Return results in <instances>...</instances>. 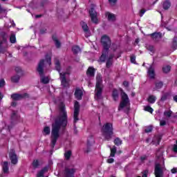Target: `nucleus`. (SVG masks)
Masks as SVG:
<instances>
[{
	"label": "nucleus",
	"mask_w": 177,
	"mask_h": 177,
	"mask_svg": "<svg viewBox=\"0 0 177 177\" xmlns=\"http://www.w3.org/2000/svg\"><path fill=\"white\" fill-rule=\"evenodd\" d=\"M68 123V117L67 116V111H66V106L61 104L59 106V115L55 118L54 122L52 124L51 129V146L55 147L57 139L60 138V135H63L66 132V127Z\"/></svg>",
	"instance_id": "f257e3e1"
},
{
	"label": "nucleus",
	"mask_w": 177,
	"mask_h": 177,
	"mask_svg": "<svg viewBox=\"0 0 177 177\" xmlns=\"http://www.w3.org/2000/svg\"><path fill=\"white\" fill-rule=\"evenodd\" d=\"M45 62H46L49 66L52 64V58L49 55H46L45 59H40L37 65V71L41 77V82L46 85V84H49V77L44 76L45 75L44 71V68H45Z\"/></svg>",
	"instance_id": "f03ea898"
},
{
	"label": "nucleus",
	"mask_w": 177,
	"mask_h": 177,
	"mask_svg": "<svg viewBox=\"0 0 177 177\" xmlns=\"http://www.w3.org/2000/svg\"><path fill=\"white\" fill-rule=\"evenodd\" d=\"M55 69L59 74V80L61 81V85L63 88H68L70 86V71L66 72H60L62 66L60 65V61L57 58H55Z\"/></svg>",
	"instance_id": "7ed1b4c3"
},
{
	"label": "nucleus",
	"mask_w": 177,
	"mask_h": 177,
	"mask_svg": "<svg viewBox=\"0 0 177 177\" xmlns=\"http://www.w3.org/2000/svg\"><path fill=\"white\" fill-rule=\"evenodd\" d=\"M101 44L104 49L102 50V55L100 57V62L101 63H104V62H106V59L109 57V52L111 46V39L109 36L104 35L101 37Z\"/></svg>",
	"instance_id": "20e7f679"
},
{
	"label": "nucleus",
	"mask_w": 177,
	"mask_h": 177,
	"mask_svg": "<svg viewBox=\"0 0 177 177\" xmlns=\"http://www.w3.org/2000/svg\"><path fill=\"white\" fill-rule=\"evenodd\" d=\"M113 128V123H106L104 124L101 129L102 136L104 137L106 140H111L114 133Z\"/></svg>",
	"instance_id": "39448f33"
},
{
	"label": "nucleus",
	"mask_w": 177,
	"mask_h": 177,
	"mask_svg": "<svg viewBox=\"0 0 177 177\" xmlns=\"http://www.w3.org/2000/svg\"><path fill=\"white\" fill-rule=\"evenodd\" d=\"M103 84V79L102 75L97 74L96 76V84H95V97L96 100H100L102 99V93L103 92V88L102 87Z\"/></svg>",
	"instance_id": "423d86ee"
},
{
	"label": "nucleus",
	"mask_w": 177,
	"mask_h": 177,
	"mask_svg": "<svg viewBox=\"0 0 177 177\" xmlns=\"http://www.w3.org/2000/svg\"><path fill=\"white\" fill-rule=\"evenodd\" d=\"M131 102L129 101V97L128 95L124 91L121 93V102L118 106L119 111H121L123 109H126L127 111H129V105Z\"/></svg>",
	"instance_id": "0eeeda50"
},
{
	"label": "nucleus",
	"mask_w": 177,
	"mask_h": 177,
	"mask_svg": "<svg viewBox=\"0 0 177 177\" xmlns=\"http://www.w3.org/2000/svg\"><path fill=\"white\" fill-rule=\"evenodd\" d=\"M89 15L91 21L94 23V24H97V23H99V20L97 19V12L95 10V4H91L89 10Z\"/></svg>",
	"instance_id": "6e6552de"
},
{
	"label": "nucleus",
	"mask_w": 177,
	"mask_h": 177,
	"mask_svg": "<svg viewBox=\"0 0 177 177\" xmlns=\"http://www.w3.org/2000/svg\"><path fill=\"white\" fill-rule=\"evenodd\" d=\"M154 175L155 177H164V167H161V165L159 163H156Z\"/></svg>",
	"instance_id": "1a4fd4ad"
},
{
	"label": "nucleus",
	"mask_w": 177,
	"mask_h": 177,
	"mask_svg": "<svg viewBox=\"0 0 177 177\" xmlns=\"http://www.w3.org/2000/svg\"><path fill=\"white\" fill-rule=\"evenodd\" d=\"M80 115V103L76 101L74 104V113H73V122L75 124L76 122H78L80 120V118H78V116Z\"/></svg>",
	"instance_id": "9d476101"
},
{
	"label": "nucleus",
	"mask_w": 177,
	"mask_h": 177,
	"mask_svg": "<svg viewBox=\"0 0 177 177\" xmlns=\"http://www.w3.org/2000/svg\"><path fill=\"white\" fill-rule=\"evenodd\" d=\"M9 157L11 161V164L16 165V164H17L18 162V158H17V155L16 154V151H15V149L10 150Z\"/></svg>",
	"instance_id": "9b49d317"
},
{
	"label": "nucleus",
	"mask_w": 177,
	"mask_h": 177,
	"mask_svg": "<svg viewBox=\"0 0 177 177\" xmlns=\"http://www.w3.org/2000/svg\"><path fill=\"white\" fill-rule=\"evenodd\" d=\"M75 169L72 167H65L64 171V177H74Z\"/></svg>",
	"instance_id": "f8f14e48"
},
{
	"label": "nucleus",
	"mask_w": 177,
	"mask_h": 177,
	"mask_svg": "<svg viewBox=\"0 0 177 177\" xmlns=\"http://www.w3.org/2000/svg\"><path fill=\"white\" fill-rule=\"evenodd\" d=\"M27 97H28V93H24V94L14 93L11 95V98L13 99V100H21V99H26Z\"/></svg>",
	"instance_id": "ddd939ff"
},
{
	"label": "nucleus",
	"mask_w": 177,
	"mask_h": 177,
	"mask_svg": "<svg viewBox=\"0 0 177 177\" xmlns=\"http://www.w3.org/2000/svg\"><path fill=\"white\" fill-rule=\"evenodd\" d=\"M105 17L107 18L108 21H115L117 16L110 12H105Z\"/></svg>",
	"instance_id": "4468645a"
},
{
	"label": "nucleus",
	"mask_w": 177,
	"mask_h": 177,
	"mask_svg": "<svg viewBox=\"0 0 177 177\" xmlns=\"http://www.w3.org/2000/svg\"><path fill=\"white\" fill-rule=\"evenodd\" d=\"M84 95V92L82 91V90H81V88H77L75 91V97H76V99L77 100H81L82 99V95Z\"/></svg>",
	"instance_id": "2eb2a0df"
},
{
	"label": "nucleus",
	"mask_w": 177,
	"mask_h": 177,
	"mask_svg": "<svg viewBox=\"0 0 177 177\" xmlns=\"http://www.w3.org/2000/svg\"><path fill=\"white\" fill-rule=\"evenodd\" d=\"M113 59H114V54H110L106 59V67L107 68H110L111 66H113Z\"/></svg>",
	"instance_id": "dca6fc26"
},
{
	"label": "nucleus",
	"mask_w": 177,
	"mask_h": 177,
	"mask_svg": "<svg viewBox=\"0 0 177 177\" xmlns=\"http://www.w3.org/2000/svg\"><path fill=\"white\" fill-rule=\"evenodd\" d=\"M95 71H96V69H95V68H93V66H89L86 71L87 77H95Z\"/></svg>",
	"instance_id": "f3484780"
},
{
	"label": "nucleus",
	"mask_w": 177,
	"mask_h": 177,
	"mask_svg": "<svg viewBox=\"0 0 177 177\" xmlns=\"http://www.w3.org/2000/svg\"><path fill=\"white\" fill-rule=\"evenodd\" d=\"M153 41H158L162 37L161 32H153L149 35Z\"/></svg>",
	"instance_id": "a211bd4d"
},
{
	"label": "nucleus",
	"mask_w": 177,
	"mask_h": 177,
	"mask_svg": "<svg viewBox=\"0 0 177 177\" xmlns=\"http://www.w3.org/2000/svg\"><path fill=\"white\" fill-rule=\"evenodd\" d=\"M148 75L151 80H154L156 77V73H154V68L153 66H151L148 69Z\"/></svg>",
	"instance_id": "6ab92c4d"
},
{
	"label": "nucleus",
	"mask_w": 177,
	"mask_h": 177,
	"mask_svg": "<svg viewBox=\"0 0 177 177\" xmlns=\"http://www.w3.org/2000/svg\"><path fill=\"white\" fill-rule=\"evenodd\" d=\"M18 120H19V115H17V111H13L11 115L12 122H15V121H17Z\"/></svg>",
	"instance_id": "aec40b11"
},
{
	"label": "nucleus",
	"mask_w": 177,
	"mask_h": 177,
	"mask_svg": "<svg viewBox=\"0 0 177 177\" xmlns=\"http://www.w3.org/2000/svg\"><path fill=\"white\" fill-rule=\"evenodd\" d=\"M2 168H3V171L4 172V174H8V172H9V162H3Z\"/></svg>",
	"instance_id": "412c9836"
},
{
	"label": "nucleus",
	"mask_w": 177,
	"mask_h": 177,
	"mask_svg": "<svg viewBox=\"0 0 177 177\" xmlns=\"http://www.w3.org/2000/svg\"><path fill=\"white\" fill-rule=\"evenodd\" d=\"M46 172H48V168L44 167L37 173V177H44V175H45V173Z\"/></svg>",
	"instance_id": "4be33fe9"
},
{
	"label": "nucleus",
	"mask_w": 177,
	"mask_h": 177,
	"mask_svg": "<svg viewBox=\"0 0 177 177\" xmlns=\"http://www.w3.org/2000/svg\"><path fill=\"white\" fill-rule=\"evenodd\" d=\"M53 41H54L56 48L59 49L60 46H62V43L57 39V37L56 36H53Z\"/></svg>",
	"instance_id": "5701e85b"
},
{
	"label": "nucleus",
	"mask_w": 177,
	"mask_h": 177,
	"mask_svg": "<svg viewBox=\"0 0 177 177\" xmlns=\"http://www.w3.org/2000/svg\"><path fill=\"white\" fill-rule=\"evenodd\" d=\"M20 81V76L15 75L12 77H11V82H13L14 84H17Z\"/></svg>",
	"instance_id": "b1692460"
},
{
	"label": "nucleus",
	"mask_w": 177,
	"mask_h": 177,
	"mask_svg": "<svg viewBox=\"0 0 177 177\" xmlns=\"http://www.w3.org/2000/svg\"><path fill=\"white\" fill-rule=\"evenodd\" d=\"M112 97L115 102H117L118 100V91L116 89H114L112 93Z\"/></svg>",
	"instance_id": "393cba45"
},
{
	"label": "nucleus",
	"mask_w": 177,
	"mask_h": 177,
	"mask_svg": "<svg viewBox=\"0 0 177 177\" xmlns=\"http://www.w3.org/2000/svg\"><path fill=\"white\" fill-rule=\"evenodd\" d=\"M162 6H163V9H165V10H168V9L169 8H171V2L166 1H164L162 3Z\"/></svg>",
	"instance_id": "a878e982"
},
{
	"label": "nucleus",
	"mask_w": 177,
	"mask_h": 177,
	"mask_svg": "<svg viewBox=\"0 0 177 177\" xmlns=\"http://www.w3.org/2000/svg\"><path fill=\"white\" fill-rule=\"evenodd\" d=\"M72 51L75 55H77V53H80V52H81V48L78 46H73L72 47Z\"/></svg>",
	"instance_id": "bb28decb"
},
{
	"label": "nucleus",
	"mask_w": 177,
	"mask_h": 177,
	"mask_svg": "<svg viewBox=\"0 0 177 177\" xmlns=\"http://www.w3.org/2000/svg\"><path fill=\"white\" fill-rule=\"evenodd\" d=\"M82 28H83V31L84 32H89V28L88 27V25L85 22H82Z\"/></svg>",
	"instance_id": "cd10ccee"
},
{
	"label": "nucleus",
	"mask_w": 177,
	"mask_h": 177,
	"mask_svg": "<svg viewBox=\"0 0 177 177\" xmlns=\"http://www.w3.org/2000/svg\"><path fill=\"white\" fill-rule=\"evenodd\" d=\"M172 111H165L163 113V115H165V117H166V118H171V117H172Z\"/></svg>",
	"instance_id": "c85d7f7f"
},
{
	"label": "nucleus",
	"mask_w": 177,
	"mask_h": 177,
	"mask_svg": "<svg viewBox=\"0 0 177 177\" xmlns=\"http://www.w3.org/2000/svg\"><path fill=\"white\" fill-rule=\"evenodd\" d=\"M156 96L154 95H149L147 100L149 102V103H151V104H153V103L156 102Z\"/></svg>",
	"instance_id": "c756f323"
},
{
	"label": "nucleus",
	"mask_w": 177,
	"mask_h": 177,
	"mask_svg": "<svg viewBox=\"0 0 177 177\" xmlns=\"http://www.w3.org/2000/svg\"><path fill=\"white\" fill-rule=\"evenodd\" d=\"M115 153H117V147L115 146H113L112 148H111V157H115Z\"/></svg>",
	"instance_id": "7c9ffc66"
},
{
	"label": "nucleus",
	"mask_w": 177,
	"mask_h": 177,
	"mask_svg": "<svg viewBox=\"0 0 177 177\" xmlns=\"http://www.w3.org/2000/svg\"><path fill=\"white\" fill-rule=\"evenodd\" d=\"M156 85V89L158 91V89H161L162 86H164V83L162 82H158L155 84Z\"/></svg>",
	"instance_id": "2f4dec72"
},
{
	"label": "nucleus",
	"mask_w": 177,
	"mask_h": 177,
	"mask_svg": "<svg viewBox=\"0 0 177 177\" xmlns=\"http://www.w3.org/2000/svg\"><path fill=\"white\" fill-rule=\"evenodd\" d=\"M114 144L116 146H121L122 145V140L121 139H120V138H116L114 140Z\"/></svg>",
	"instance_id": "473e14b6"
},
{
	"label": "nucleus",
	"mask_w": 177,
	"mask_h": 177,
	"mask_svg": "<svg viewBox=\"0 0 177 177\" xmlns=\"http://www.w3.org/2000/svg\"><path fill=\"white\" fill-rule=\"evenodd\" d=\"M44 135H50V128L49 127H45L43 130Z\"/></svg>",
	"instance_id": "72a5a7b5"
},
{
	"label": "nucleus",
	"mask_w": 177,
	"mask_h": 177,
	"mask_svg": "<svg viewBox=\"0 0 177 177\" xmlns=\"http://www.w3.org/2000/svg\"><path fill=\"white\" fill-rule=\"evenodd\" d=\"M171 48L172 49H174V50H176V49L177 48V37L174 38Z\"/></svg>",
	"instance_id": "f704fd0d"
},
{
	"label": "nucleus",
	"mask_w": 177,
	"mask_h": 177,
	"mask_svg": "<svg viewBox=\"0 0 177 177\" xmlns=\"http://www.w3.org/2000/svg\"><path fill=\"white\" fill-rule=\"evenodd\" d=\"M162 71L165 74H167V73H169L171 71V66H166L162 68Z\"/></svg>",
	"instance_id": "c9c22d12"
},
{
	"label": "nucleus",
	"mask_w": 177,
	"mask_h": 177,
	"mask_svg": "<svg viewBox=\"0 0 177 177\" xmlns=\"http://www.w3.org/2000/svg\"><path fill=\"white\" fill-rule=\"evenodd\" d=\"M64 157L66 160H70V158H71V151H66L64 153Z\"/></svg>",
	"instance_id": "e433bc0d"
},
{
	"label": "nucleus",
	"mask_w": 177,
	"mask_h": 177,
	"mask_svg": "<svg viewBox=\"0 0 177 177\" xmlns=\"http://www.w3.org/2000/svg\"><path fill=\"white\" fill-rule=\"evenodd\" d=\"M168 96H169L168 93H164L160 98V102H165V100L168 99Z\"/></svg>",
	"instance_id": "4c0bfd02"
},
{
	"label": "nucleus",
	"mask_w": 177,
	"mask_h": 177,
	"mask_svg": "<svg viewBox=\"0 0 177 177\" xmlns=\"http://www.w3.org/2000/svg\"><path fill=\"white\" fill-rule=\"evenodd\" d=\"M10 41L11 44H15L16 43V35L15 34L11 35L10 37Z\"/></svg>",
	"instance_id": "58836bf2"
},
{
	"label": "nucleus",
	"mask_w": 177,
	"mask_h": 177,
	"mask_svg": "<svg viewBox=\"0 0 177 177\" xmlns=\"http://www.w3.org/2000/svg\"><path fill=\"white\" fill-rule=\"evenodd\" d=\"M39 166V162H38V160H34L32 162L33 168L36 169V168H38Z\"/></svg>",
	"instance_id": "ea45409f"
},
{
	"label": "nucleus",
	"mask_w": 177,
	"mask_h": 177,
	"mask_svg": "<svg viewBox=\"0 0 177 177\" xmlns=\"http://www.w3.org/2000/svg\"><path fill=\"white\" fill-rule=\"evenodd\" d=\"M145 111H148L149 113H153V110L150 106H147L145 107Z\"/></svg>",
	"instance_id": "a19ab883"
},
{
	"label": "nucleus",
	"mask_w": 177,
	"mask_h": 177,
	"mask_svg": "<svg viewBox=\"0 0 177 177\" xmlns=\"http://www.w3.org/2000/svg\"><path fill=\"white\" fill-rule=\"evenodd\" d=\"M147 50H149L150 52H154V46L151 45H147Z\"/></svg>",
	"instance_id": "79ce46f5"
},
{
	"label": "nucleus",
	"mask_w": 177,
	"mask_h": 177,
	"mask_svg": "<svg viewBox=\"0 0 177 177\" xmlns=\"http://www.w3.org/2000/svg\"><path fill=\"white\" fill-rule=\"evenodd\" d=\"M131 62L133 63V64H136V56L135 55L131 56Z\"/></svg>",
	"instance_id": "37998d69"
},
{
	"label": "nucleus",
	"mask_w": 177,
	"mask_h": 177,
	"mask_svg": "<svg viewBox=\"0 0 177 177\" xmlns=\"http://www.w3.org/2000/svg\"><path fill=\"white\" fill-rule=\"evenodd\" d=\"M151 131H153V127H151V126H149L148 127H147L145 129L146 133H149L151 132Z\"/></svg>",
	"instance_id": "c03bdc74"
},
{
	"label": "nucleus",
	"mask_w": 177,
	"mask_h": 177,
	"mask_svg": "<svg viewBox=\"0 0 177 177\" xmlns=\"http://www.w3.org/2000/svg\"><path fill=\"white\" fill-rule=\"evenodd\" d=\"M109 3L111 6L113 7L115 6V5H117V1H109Z\"/></svg>",
	"instance_id": "a18cd8bd"
},
{
	"label": "nucleus",
	"mask_w": 177,
	"mask_h": 177,
	"mask_svg": "<svg viewBox=\"0 0 177 177\" xmlns=\"http://www.w3.org/2000/svg\"><path fill=\"white\" fill-rule=\"evenodd\" d=\"M5 80H0V88H3V86H5Z\"/></svg>",
	"instance_id": "49530a36"
},
{
	"label": "nucleus",
	"mask_w": 177,
	"mask_h": 177,
	"mask_svg": "<svg viewBox=\"0 0 177 177\" xmlns=\"http://www.w3.org/2000/svg\"><path fill=\"white\" fill-rule=\"evenodd\" d=\"M160 127H165V125H167V121L160 120Z\"/></svg>",
	"instance_id": "de8ad7c7"
},
{
	"label": "nucleus",
	"mask_w": 177,
	"mask_h": 177,
	"mask_svg": "<svg viewBox=\"0 0 177 177\" xmlns=\"http://www.w3.org/2000/svg\"><path fill=\"white\" fill-rule=\"evenodd\" d=\"M15 71H16V73H17L18 74H20V73H21V68H20V67H16V68H15Z\"/></svg>",
	"instance_id": "09e8293b"
},
{
	"label": "nucleus",
	"mask_w": 177,
	"mask_h": 177,
	"mask_svg": "<svg viewBox=\"0 0 177 177\" xmlns=\"http://www.w3.org/2000/svg\"><path fill=\"white\" fill-rule=\"evenodd\" d=\"M140 17H142V16H143V15H145V13H146V10H145V9H142V10H141L140 11Z\"/></svg>",
	"instance_id": "8fccbe9b"
},
{
	"label": "nucleus",
	"mask_w": 177,
	"mask_h": 177,
	"mask_svg": "<svg viewBox=\"0 0 177 177\" xmlns=\"http://www.w3.org/2000/svg\"><path fill=\"white\" fill-rule=\"evenodd\" d=\"M171 174H177V168L174 167V168L171 169Z\"/></svg>",
	"instance_id": "3c124183"
},
{
	"label": "nucleus",
	"mask_w": 177,
	"mask_h": 177,
	"mask_svg": "<svg viewBox=\"0 0 177 177\" xmlns=\"http://www.w3.org/2000/svg\"><path fill=\"white\" fill-rule=\"evenodd\" d=\"M107 162L109 164H113V162H114V158H109L107 160Z\"/></svg>",
	"instance_id": "603ef678"
},
{
	"label": "nucleus",
	"mask_w": 177,
	"mask_h": 177,
	"mask_svg": "<svg viewBox=\"0 0 177 177\" xmlns=\"http://www.w3.org/2000/svg\"><path fill=\"white\" fill-rule=\"evenodd\" d=\"M46 33V28H42L40 30V34H45Z\"/></svg>",
	"instance_id": "864d4df0"
},
{
	"label": "nucleus",
	"mask_w": 177,
	"mask_h": 177,
	"mask_svg": "<svg viewBox=\"0 0 177 177\" xmlns=\"http://www.w3.org/2000/svg\"><path fill=\"white\" fill-rule=\"evenodd\" d=\"M124 86L128 87L129 86V83L127 81L123 82Z\"/></svg>",
	"instance_id": "5fc2aeb1"
},
{
	"label": "nucleus",
	"mask_w": 177,
	"mask_h": 177,
	"mask_svg": "<svg viewBox=\"0 0 177 177\" xmlns=\"http://www.w3.org/2000/svg\"><path fill=\"white\" fill-rule=\"evenodd\" d=\"M173 151H174V153H177V145H174Z\"/></svg>",
	"instance_id": "6e6d98bb"
},
{
	"label": "nucleus",
	"mask_w": 177,
	"mask_h": 177,
	"mask_svg": "<svg viewBox=\"0 0 177 177\" xmlns=\"http://www.w3.org/2000/svg\"><path fill=\"white\" fill-rule=\"evenodd\" d=\"M17 105V103L16 102H12L11 103V106H12V107H16Z\"/></svg>",
	"instance_id": "4d7b16f0"
},
{
	"label": "nucleus",
	"mask_w": 177,
	"mask_h": 177,
	"mask_svg": "<svg viewBox=\"0 0 177 177\" xmlns=\"http://www.w3.org/2000/svg\"><path fill=\"white\" fill-rule=\"evenodd\" d=\"M146 158H147V157L146 156H144L140 158V160H141V161H145V160H146Z\"/></svg>",
	"instance_id": "13d9d810"
},
{
	"label": "nucleus",
	"mask_w": 177,
	"mask_h": 177,
	"mask_svg": "<svg viewBox=\"0 0 177 177\" xmlns=\"http://www.w3.org/2000/svg\"><path fill=\"white\" fill-rule=\"evenodd\" d=\"M57 13H58L59 16H62V15H63V13H64V12H63V10H59V11L58 10ZM60 13H62V15H60Z\"/></svg>",
	"instance_id": "bf43d9fd"
},
{
	"label": "nucleus",
	"mask_w": 177,
	"mask_h": 177,
	"mask_svg": "<svg viewBox=\"0 0 177 177\" xmlns=\"http://www.w3.org/2000/svg\"><path fill=\"white\" fill-rule=\"evenodd\" d=\"M42 17V15H35V19H39Z\"/></svg>",
	"instance_id": "052dcab7"
},
{
	"label": "nucleus",
	"mask_w": 177,
	"mask_h": 177,
	"mask_svg": "<svg viewBox=\"0 0 177 177\" xmlns=\"http://www.w3.org/2000/svg\"><path fill=\"white\" fill-rule=\"evenodd\" d=\"M174 102H176L177 103V95H175L174 97H173Z\"/></svg>",
	"instance_id": "680f3d73"
},
{
	"label": "nucleus",
	"mask_w": 177,
	"mask_h": 177,
	"mask_svg": "<svg viewBox=\"0 0 177 177\" xmlns=\"http://www.w3.org/2000/svg\"><path fill=\"white\" fill-rule=\"evenodd\" d=\"M3 97V95L0 93V100H2V98Z\"/></svg>",
	"instance_id": "e2e57ef3"
},
{
	"label": "nucleus",
	"mask_w": 177,
	"mask_h": 177,
	"mask_svg": "<svg viewBox=\"0 0 177 177\" xmlns=\"http://www.w3.org/2000/svg\"><path fill=\"white\" fill-rule=\"evenodd\" d=\"M89 151H91V149H88L86 151H85V153H89Z\"/></svg>",
	"instance_id": "0e129e2a"
},
{
	"label": "nucleus",
	"mask_w": 177,
	"mask_h": 177,
	"mask_svg": "<svg viewBox=\"0 0 177 177\" xmlns=\"http://www.w3.org/2000/svg\"><path fill=\"white\" fill-rule=\"evenodd\" d=\"M146 142L147 143H149V142H150V138H147Z\"/></svg>",
	"instance_id": "69168bd1"
},
{
	"label": "nucleus",
	"mask_w": 177,
	"mask_h": 177,
	"mask_svg": "<svg viewBox=\"0 0 177 177\" xmlns=\"http://www.w3.org/2000/svg\"><path fill=\"white\" fill-rule=\"evenodd\" d=\"M136 44H139V39H136Z\"/></svg>",
	"instance_id": "338daca9"
},
{
	"label": "nucleus",
	"mask_w": 177,
	"mask_h": 177,
	"mask_svg": "<svg viewBox=\"0 0 177 177\" xmlns=\"http://www.w3.org/2000/svg\"><path fill=\"white\" fill-rule=\"evenodd\" d=\"M131 96H133V97L135 96V93H132Z\"/></svg>",
	"instance_id": "774afa93"
}]
</instances>
